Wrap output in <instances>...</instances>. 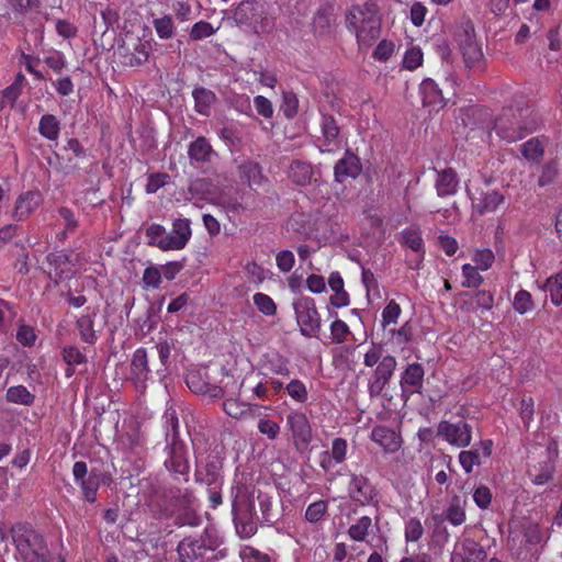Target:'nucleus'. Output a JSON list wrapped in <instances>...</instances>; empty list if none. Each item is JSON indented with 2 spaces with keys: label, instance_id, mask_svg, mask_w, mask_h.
<instances>
[{
  "label": "nucleus",
  "instance_id": "nucleus-18",
  "mask_svg": "<svg viewBox=\"0 0 562 562\" xmlns=\"http://www.w3.org/2000/svg\"><path fill=\"white\" fill-rule=\"evenodd\" d=\"M468 194L472 202V210L480 215L495 212L505 200L504 195L497 191L480 192L475 195L468 190Z\"/></svg>",
  "mask_w": 562,
  "mask_h": 562
},
{
  "label": "nucleus",
  "instance_id": "nucleus-10",
  "mask_svg": "<svg viewBox=\"0 0 562 562\" xmlns=\"http://www.w3.org/2000/svg\"><path fill=\"white\" fill-rule=\"evenodd\" d=\"M167 458L165 460L166 469L179 481H188L189 474V449L179 439L167 441Z\"/></svg>",
  "mask_w": 562,
  "mask_h": 562
},
{
  "label": "nucleus",
  "instance_id": "nucleus-26",
  "mask_svg": "<svg viewBox=\"0 0 562 562\" xmlns=\"http://www.w3.org/2000/svg\"><path fill=\"white\" fill-rule=\"evenodd\" d=\"M334 172L338 182H344L347 178L358 177L361 172L359 158L348 153L344 158L336 162Z\"/></svg>",
  "mask_w": 562,
  "mask_h": 562
},
{
  "label": "nucleus",
  "instance_id": "nucleus-14",
  "mask_svg": "<svg viewBox=\"0 0 562 562\" xmlns=\"http://www.w3.org/2000/svg\"><path fill=\"white\" fill-rule=\"evenodd\" d=\"M150 375V369L148 366V356L145 348H138L134 351L131 366L128 380L134 384L138 392H143L146 389V383Z\"/></svg>",
  "mask_w": 562,
  "mask_h": 562
},
{
  "label": "nucleus",
  "instance_id": "nucleus-47",
  "mask_svg": "<svg viewBox=\"0 0 562 562\" xmlns=\"http://www.w3.org/2000/svg\"><path fill=\"white\" fill-rule=\"evenodd\" d=\"M477 267L469 263L462 266V276L464 278L462 285L465 288H477L482 284L483 278L477 271Z\"/></svg>",
  "mask_w": 562,
  "mask_h": 562
},
{
  "label": "nucleus",
  "instance_id": "nucleus-11",
  "mask_svg": "<svg viewBox=\"0 0 562 562\" xmlns=\"http://www.w3.org/2000/svg\"><path fill=\"white\" fill-rule=\"evenodd\" d=\"M438 436L457 448H464L471 443L472 427L463 422L450 423L442 420L438 425Z\"/></svg>",
  "mask_w": 562,
  "mask_h": 562
},
{
  "label": "nucleus",
  "instance_id": "nucleus-59",
  "mask_svg": "<svg viewBox=\"0 0 562 562\" xmlns=\"http://www.w3.org/2000/svg\"><path fill=\"white\" fill-rule=\"evenodd\" d=\"M234 522L236 531L241 538H249L257 530L254 518H234Z\"/></svg>",
  "mask_w": 562,
  "mask_h": 562
},
{
  "label": "nucleus",
  "instance_id": "nucleus-28",
  "mask_svg": "<svg viewBox=\"0 0 562 562\" xmlns=\"http://www.w3.org/2000/svg\"><path fill=\"white\" fill-rule=\"evenodd\" d=\"M186 382L188 387L194 393L205 394L214 398L222 397L224 395V391L221 386L204 381L199 372L189 373Z\"/></svg>",
  "mask_w": 562,
  "mask_h": 562
},
{
  "label": "nucleus",
  "instance_id": "nucleus-23",
  "mask_svg": "<svg viewBox=\"0 0 562 562\" xmlns=\"http://www.w3.org/2000/svg\"><path fill=\"white\" fill-rule=\"evenodd\" d=\"M323 144L319 146L322 153H331L338 148L339 127L336 120L330 115H323L321 122Z\"/></svg>",
  "mask_w": 562,
  "mask_h": 562
},
{
  "label": "nucleus",
  "instance_id": "nucleus-6",
  "mask_svg": "<svg viewBox=\"0 0 562 562\" xmlns=\"http://www.w3.org/2000/svg\"><path fill=\"white\" fill-rule=\"evenodd\" d=\"M46 261L47 274L55 283L70 279L80 267L79 254L76 252L55 251L47 255Z\"/></svg>",
  "mask_w": 562,
  "mask_h": 562
},
{
  "label": "nucleus",
  "instance_id": "nucleus-57",
  "mask_svg": "<svg viewBox=\"0 0 562 562\" xmlns=\"http://www.w3.org/2000/svg\"><path fill=\"white\" fill-rule=\"evenodd\" d=\"M349 334V326L344 321L336 319L330 324V335L334 342H344Z\"/></svg>",
  "mask_w": 562,
  "mask_h": 562
},
{
  "label": "nucleus",
  "instance_id": "nucleus-25",
  "mask_svg": "<svg viewBox=\"0 0 562 562\" xmlns=\"http://www.w3.org/2000/svg\"><path fill=\"white\" fill-rule=\"evenodd\" d=\"M238 173L239 178L251 189L259 188L267 181L260 165L251 160H245L239 164Z\"/></svg>",
  "mask_w": 562,
  "mask_h": 562
},
{
  "label": "nucleus",
  "instance_id": "nucleus-64",
  "mask_svg": "<svg viewBox=\"0 0 562 562\" xmlns=\"http://www.w3.org/2000/svg\"><path fill=\"white\" fill-rule=\"evenodd\" d=\"M276 262L281 272H289L294 266L295 258L291 250H281L276 256Z\"/></svg>",
  "mask_w": 562,
  "mask_h": 562
},
{
  "label": "nucleus",
  "instance_id": "nucleus-19",
  "mask_svg": "<svg viewBox=\"0 0 562 562\" xmlns=\"http://www.w3.org/2000/svg\"><path fill=\"white\" fill-rule=\"evenodd\" d=\"M370 438L386 453L396 452L403 442L401 436L395 430L381 425L372 429Z\"/></svg>",
  "mask_w": 562,
  "mask_h": 562
},
{
  "label": "nucleus",
  "instance_id": "nucleus-46",
  "mask_svg": "<svg viewBox=\"0 0 562 562\" xmlns=\"http://www.w3.org/2000/svg\"><path fill=\"white\" fill-rule=\"evenodd\" d=\"M513 305L519 314H526L535 306L531 294L526 290H520L515 294Z\"/></svg>",
  "mask_w": 562,
  "mask_h": 562
},
{
  "label": "nucleus",
  "instance_id": "nucleus-17",
  "mask_svg": "<svg viewBox=\"0 0 562 562\" xmlns=\"http://www.w3.org/2000/svg\"><path fill=\"white\" fill-rule=\"evenodd\" d=\"M192 236L191 222L189 218L180 217L172 222V228L167 233V251L182 250Z\"/></svg>",
  "mask_w": 562,
  "mask_h": 562
},
{
  "label": "nucleus",
  "instance_id": "nucleus-44",
  "mask_svg": "<svg viewBox=\"0 0 562 562\" xmlns=\"http://www.w3.org/2000/svg\"><path fill=\"white\" fill-rule=\"evenodd\" d=\"M424 535V526L422 521L412 517L405 521L404 536L406 542H417Z\"/></svg>",
  "mask_w": 562,
  "mask_h": 562
},
{
  "label": "nucleus",
  "instance_id": "nucleus-43",
  "mask_svg": "<svg viewBox=\"0 0 562 562\" xmlns=\"http://www.w3.org/2000/svg\"><path fill=\"white\" fill-rule=\"evenodd\" d=\"M371 525V518L368 516H363L356 524H352L349 527L348 535L355 541H363L368 536Z\"/></svg>",
  "mask_w": 562,
  "mask_h": 562
},
{
  "label": "nucleus",
  "instance_id": "nucleus-22",
  "mask_svg": "<svg viewBox=\"0 0 562 562\" xmlns=\"http://www.w3.org/2000/svg\"><path fill=\"white\" fill-rule=\"evenodd\" d=\"M97 314L95 308L87 307L85 313L76 319V328L79 331L80 339L88 345H94L98 340L94 330Z\"/></svg>",
  "mask_w": 562,
  "mask_h": 562
},
{
  "label": "nucleus",
  "instance_id": "nucleus-61",
  "mask_svg": "<svg viewBox=\"0 0 562 562\" xmlns=\"http://www.w3.org/2000/svg\"><path fill=\"white\" fill-rule=\"evenodd\" d=\"M327 510V503L325 501H317L312 503L305 513V517L311 522H316L322 519Z\"/></svg>",
  "mask_w": 562,
  "mask_h": 562
},
{
  "label": "nucleus",
  "instance_id": "nucleus-60",
  "mask_svg": "<svg viewBox=\"0 0 562 562\" xmlns=\"http://www.w3.org/2000/svg\"><path fill=\"white\" fill-rule=\"evenodd\" d=\"M362 283L366 286L367 294L369 297L371 295H373L376 299L381 296L378 280L375 279L372 271L368 269H362Z\"/></svg>",
  "mask_w": 562,
  "mask_h": 562
},
{
  "label": "nucleus",
  "instance_id": "nucleus-27",
  "mask_svg": "<svg viewBox=\"0 0 562 562\" xmlns=\"http://www.w3.org/2000/svg\"><path fill=\"white\" fill-rule=\"evenodd\" d=\"M419 91L425 106L439 109L445 105L442 91L432 79H424L419 86Z\"/></svg>",
  "mask_w": 562,
  "mask_h": 562
},
{
  "label": "nucleus",
  "instance_id": "nucleus-40",
  "mask_svg": "<svg viewBox=\"0 0 562 562\" xmlns=\"http://www.w3.org/2000/svg\"><path fill=\"white\" fill-rule=\"evenodd\" d=\"M162 419L166 431V440L172 441V439H179V420L176 411L172 407H168L162 416Z\"/></svg>",
  "mask_w": 562,
  "mask_h": 562
},
{
  "label": "nucleus",
  "instance_id": "nucleus-48",
  "mask_svg": "<svg viewBox=\"0 0 562 562\" xmlns=\"http://www.w3.org/2000/svg\"><path fill=\"white\" fill-rule=\"evenodd\" d=\"M254 304L259 312L267 316H272L277 312V305L273 300L265 293H256L254 295Z\"/></svg>",
  "mask_w": 562,
  "mask_h": 562
},
{
  "label": "nucleus",
  "instance_id": "nucleus-55",
  "mask_svg": "<svg viewBox=\"0 0 562 562\" xmlns=\"http://www.w3.org/2000/svg\"><path fill=\"white\" fill-rule=\"evenodd\" d=\"M459 462L467 473H470L474 465L480 464V452L477 450H463L459 454Z\"/></svg>",
  "mask_w": 562,
  "mask_h": 562
},
{
  "label": "nucleus",
  "instance_id": "nucleus-45",
  "mask_svg": "<svg viewBox=\"0 0 562 562\" xmlns=\"http://www.w3.org/2000/svg\"><path fill=\"white\" fill-rule=\"evenodd\" d=\"M402 313V308L398 303H396L394 300H391L386 306L383 308L382 312V321L381 325L383 328H386L387 326L392 324H396Z\"/></svg>",
  "mask_w": 562,
  "mask_h": 562
},
{
  "label": "nucleus",
  "instance_id": "nucleus-30",
  "mask_svg": "<svg viewBox=\"0 0 562 562\" xmlns=\"http://www.w3.org/2000/svg\"><path fill=\"white\" fill-rule=\"evenodd\" d=\"M347 441L342 438H336L331 443V451L324 452L321 457V465L325 470H329L331 468V462L341 463L346 459L347 454Z\"/></svg>",
  "mask_w": 562,
  "mask_h": 562
},
{
  "label": "nucleus",
  "instance_id": "nucleus-12",
  "mask_svg": "<svg viewBox=\"0 0 562 562\" xmlns=\"http://www.w3.org/2000/svg\"><path fill=\"white\" fill-rule=\"evenodd\" d=\"M286 426L291 430L294 445L297 449L307 448L312 441V427L302 412H291L286 416Z\"/></svg>",
  "mask_w": 562,
  "mask_h": 562
},
{
  "label": "nucleus",
  "instance_id": "nucleus-5",
  "mask_svg": "<svg viewBox=\"0 0 562 562\" xmlns=\"http://www.w3.org/2000/svg\"><path fill=\"white\" fill-rule=\"evenodd\" d=\"M522 111H515L513 109H506L495 121V131L497 135L513 143L519 140L528 134L531 128H528L522 121Z\"/></svg>",
  "mask_w": 562,
  "mask_h": 562
},
{
  "label": "nucleus",
  "instance_id": "nucleus-33",
  "mask_svg": "<svg viewBox=\"0 0 562 562\" xmlns=\"http://www.w3.org/2000/svg\"><path fill=\"white\" fill-rule=\"evenodd\" d=\"M195 110L200 114L206 115L213 102L215 101V94L205 88H195L192 92Z\"/></svg>",
  "mask_w": 562,
  "mask_h": 562
},
{
  "label": "nucleus",
  "instance_id": "nucleus-42",
  "mask_svg": "<svg viewBox=\"0 0 562 562\" xmlns=\"http://www.w3.org/2000/svg\"><path fill=\"white\" fill-rule=\"evenodd\" d=\"M255 16V2L247 0L241 2L234 12V20L236 23L241 25H248L251 23Z\"/></svg>",
  "mask_w": 562,
  "mask_h": 562
},
{
  "label": "nucleus",
  "instance_id": "nucleus-7",
  "mask_svg": "<svg viewBox=\"0 0 562 562\" xmlns=\"http://www.w3.org/2000/svg\"><path fill=\"white\" fill-rule=\"evenodd\" d=\"M559 454V447L555 440H550L547 447L539 453L540 459L529 464L528 475L536 485H543L552 479L554 461Z\"/></svg>",
  "mask_w": 562,
  "mask_h": 562
},
{
  "label": "nucleus",
  "instance_id": "nucleus-58",
  "mask_svg": "<svg viewBox=\"0 0 562 562\" xmlns=\"http://www.w3.org/2000/svg\"><path fill=\"white\" fill-rule=\"evenodd\" d=\"M218 136L228 146H237L241 142L239 132L237 127L233 124L223 126L218 132Z\"/></svg>",
  "mask_w": 562,
  "mask_h": 562
},
{
  "label": "nucleus",
  "instance_id": "nucleus-53",
  "mask_svg": "<svg viewBox=\"0 0 562 562\" xmlns=\"http://www.w3.org/2000/svg\"><path fill=\"white\" fill-rule=\"evenodd\" d=\"M239 555L243 562H271L268 554L262 553L250 546L241 547Z\"/></svg>",
  "mask_w": 562,
  "mask_h": 562
},
{
  "label": "nucleus",
  "instance_id": "nucleus-16",
  "mask_svg": "<svg viewBox=\"0 0 562 562\" xmlns=\"http://www.w3.org/2000/svg\"><path fill=\"white\" fill-rule=\"evenodd\" d=\"M425 371L420 363L414 362L408 364L401 373L400 385L402 396L407 397L414 393H420L423 387Z\"/></svg>",
  "mask_w": 562,
  "mask_h": 562
},
{
  "label": "nucleus",
  "instance_id": "nucleus-21",
  "mask_svg": "<svg viewBox=\"0 0 562 562\" xmlns=\"http://www.w3.org/2000/svg\"><path fill=\"white\" fill-rule=\"evenodd\" d=\"M435 189L439 198L452 196L458 192L460 180L454 169L436 170Z\"/></svg>",
  "mask_w": 562,
  "mask_h": 562
},
{
  "label": "nucleus",
  "instance_id": "nucleus-32",
  "mask_svg": "<svg viewBox=\"0 0 562 562\" xmlns=\"http://www.w3.org/2000/svg\"><path fill=\"white\" fill-rule=\"evenodd\" d=\"M40 134L48 140H56L59 136L60 124L55 115L45 114L38 124Z\"/></svg>",
  "mask_w": 562,
  "mask_h": 562
},
{
  "label": "nucleus",
  "instance_id": "nucleus-39",
  "mask_svg": "<svg viewBox=\"0 0 562 562\" xmlns=\"http://www.w3.org/2000/svg\"><path fill=\"white\" fill-rule=\"evenodd\" d=\"M213 191V184L207 179H196L192 181L189 186V192L192 196H199L200 199L207 200L212 203L216 201V199L210 198Z\"/></svg>",
  "mask_w": 562,
  "mask_h": 562
},
{
  "label": "nucleus",
  "instance_id": "nucleus-29",
  "mask_svg": "<svg viewBox=\"0 0 562 562\" xmlns=\"http://www.w3.org/2000/svg\"><path fill=\"white\" fill-rule=\"evenodd\" d=\"M232 507L234 518H254L256 514L254 494H235Z\"/></svg>",
  "mask_w": 562,
  "mask_h": 562
},
{
  "label": "nucleus",
  "instance_id": "nucleus-51",
  "mask_svg": "<svg viewBox=\"0 0 562 562\" xmlns=\"http://www.w3.org/2000/svg\"><path fill=\"white\" fill-rule=\"evenodd\" d=\"M223 409L228 416L238 419L246 414L247 405L239 400L227 398L223 402Z\"/></svg>",
  "mask_w": 562,
  "mask_h": 562
},
{
  "label": "nucleus",
  "instance_id": "nucleus-20",
  "mask_svg": "<svg viewBox=\"0 0 562 562\" xmlns=\"http://www.w3.org/2000/svg\"><path fill=\"white\" fill-rule=\"evenodd\" d=\"M400 243L416 252V258L409 261V267L412 269H418L425 255L422 233L418 229L405 228L400 234Z\"/></svg>",
  "mask_w": 562,
  "mask_h": 562
},
{
  "label": "nucleus",
  "instance_id": "nucleus-24",
  "mask_svg": "<svg viewBox=\"0 0 562 562\" xmlns=\"http://www.w3.org/2000/svg\"><path fill=\"white\" fill-rule=\"evenodd\" d=\"M288 177L295 186L306 187L312 183L314 168L310 162L296 159L290 164Z\"/></svg>",
  "mask_w": 562,
  "mask_h": 562
},
{
  "label": "nucleus",
  "instance_id": "nucleus-15",
  "mask_svg": "<svg viewBox=\"0 0 562 562\" xmlns=\"http://www.w3.org/2000/svg\"><path fill=\"white\" fill-rule=\"evenodd\" d=\"M43 203V195L37 190L21 193L14 203L12 217L18 222L27 220Z\"/></svg>",
  "mask_w": 562,
  "mask_h": 562
},
{
  "label": "nucleus",
  "instance_id": "nucleus-63",
  "mask_svg": "<svg viewBox=\"0 0 562 562\" xmlns=\"http://www.w3.org/2000/svg\"><path fill=\"white\" fill-rule=\"evenodd\" d=\"M473 260L479 269L487 270L492 267L495 257L491 249H480L475 252Z\"/></svg>",
  "mask_w": 562,
  "mask_h": 562
},
{
  "label": "nucleus",
  "instance_id": "nucleus-52",
  "mask_svg": "<svg viewBox=\"0 0 562 562\" xmlns=\"http://www.w3.org/2000/svg\"><path fill=\"white\" fill-rule=\"evenodd\" d=\"M63 359L69 366H78L87 361L86 356L77 346H66L63 351Z\"/></svg>",
  "mask_w": 562,
  "mask_h": 562
},
{
  "label": "nucleus",
  "instance_id": "nucleus-38",
  "mask_svg": "<svg viewBox=\"0 0 562 562\" xmlns=\"http://www.w3.org/2000/svg\"><path fill=\"white\" fill-rule=\"evenodd\" d=\"M288 395L296 403L304 404L308 400V391L305 383L299 379H292L286 385Z\"/></svg>",
  "mask_w": 562,
  "mask_h": 562
},
{
  "label": "nucleus",
  "instance_id": "nucleus-41",
  "mask_svg": "<svg viewBox=\"0 0 562 562\" xmlns=\"http://www.w3.org/2000/svg\"><path fill=\"white\" fill-rule=\"evenodd\" d=\"M153 26L160 40H168L175 35L176 27L170 15L155 19Z\"/></svg>",
  "mask_w": 562,
  "mask_h": 562
},
{
  "label": "nucleus",
  "instance_id": "nucleus-36",
  "mask_svg": "<svg viewBox=\"0 0 562 562\" xmlns=\"http://www.w3.org/2000/svg\"><path fill=\"white\" fill-rule=\"evenodd\" d=\"M465 501L459 496H454L447 509L446 518L453 526H459L465 521L464 512Z\"/></svg>",
  "mask_w": 562,
  "mask_h": 562
},
{
  "label": "nucleus",
  "instance_id": "nucleus-9",
  "mask_svg": "<svg viewBox=\"0 0 562 562\" xmlns=\"http://www.w3.org/2000/svg\"><path fill=\"white\" fill-rule=\"evenodd\" d=\"M456 36L467 66L481 69L483 66V53L476 42L473 25L470 22L462 24Z\"/></svg>",
  "mask_w": 562,
  "mask_h": 562
},
{
  "label": "nucleus",
  "instance_id": "nucleus-49",
  "mask_svg": "<svg viewBox=\"0 0 562 562\" xmlns=\"http://www.w3.org/2000/svg\"><path fill=\"white\" fill-rule=\"evenodd\" d=\"M216 32V29L210 22L199 21L193 24L190 31V38L192 41H200L212 36Z\"/></svg>",
  "mask_w": 562,
  "mask_h": 562
},
{
  "label": "nucleus",
  "instance_id": "nucleus-4",
  "mask_svg": "<svg viewBox=\"0 0 562 562\" xmlns=\"http://www.w3.org/2000/svg\"><path fill=\"white\" fill-rule=\"evenodd\" d=\"M296 323L304 337H317L322 328L321 316L315 301L308 296H302L293 302Z\"/></svg>",
  "mask_w": 562,
  "mask_h": 562
},
{
  "label": "nucleus",
  "instance_id": "nucleus-54",
  "mask_svg": "<svg viewBox=\"0 0 562 562\" xmlns=\"http://www.w3.org/2000/svg\"><path fill=\"white\" fill-rule=\"evenodd\" d=\"M521 153L526 159L537 160L543 155V147L538 139L531 138L522 145Z\"/></svg>",
  "mask_w": 562,
  "mask_h": 562
},
{
  "label": "nucleus",
  "instance_id": "nucleus-56",
  "mask_svg": "<svg viewBox=\"0 0 562 562\" xmlns=\"http://www.w3.org/2000/svg\"><path fill=\"white\" fill-rule=\"evenodd\" d=\"M257 428L261 435L267 436L270 440L277 439L280 434V426L269 418H260Z\"/></svg>",
  "mask_w": 562,
  "mask_h": 562
},
{
  "label": "nucleus",
  "instance_id": "nucleus-35",
  "mask_svg": "<svg viewBox=\"0 0 562 562\" xmlns=\"http://www.w3.org/2000/svg\"><path fill=\"white\" fill-rule=\"evenodd\" d=\"M7 400L10 403L30 406L34 403L35 396L24 385H15L8 389Z\"/></svg>",
  "mask_w": 562,
  "mask_h": 562
},
{
  "label": "nucleus",
  "instance_id": "nucleus-8",
  "mask_svg": "<svg viewBox=\"0 0 562 562\" xmlns=\"http://www.w3.org/2000/svg\"><path fill=\"white\" fill-rule=\"evenodd\" d=\"M222 468L223 457L218 451H212L205 459L198 464L195 480L199 484L206 486L211 492H216L222 487Z\"/></svg>",
  "mask_w": 562,
  "mask_h": 562
},
{
  "label": "nucleus",
  "instance_id": "nucleus-13",
  "mask_svg": "<svg viewBox=\"0 0 562 562\" xmlns=\"http://www.w3.org/2000/svg\"><path fill=\"white\" fill-rule=\"evenodd\" d=\"M121 449L124 458L128 462H136V468L143 467V457L145 454V437L138 429H132L121 438Z\"/></svg>",
  "mask_w": 562,
  "mask_h": 562
},
{
  "label": "nucleus",
  "instance_id": "nucleus-31",
  "mask_svg": "<svg viewBox=\"0 0 562 562\" xmlns=\"http://www.w3.org/2000/svg\"><path fill=\"white\" fill-rule=\"evenodd\" d=\"M214 154L210 142L203 136L198 137L188 148L190 159L195 162H209Z\"/></svg>",
  "mask_w": 562,
  "mask_h": 562
},
{
  "label": "nucleus",
  "instance_id": "nucleus-50",
  "mask_svg": "<svg viewBox=\"0 0 562 562\" xmlns=\"http://www.w3.org/2000/svg\"><path fill=\"white\" fill-rule=\"evenodd\" d=\"M423 52L419 47H412L404 54L403 66L407 70H415L423 64Z\"/></svg>",
  "mask_w": 562,
  "mask_h": 562
},
{
  "label": "nucleus",
  "instance_id": "nucleus-1",
  "mask_svg": "<svg viewBox=\"0 0 562 562\" xmlns=\"http://www.w3.org/2000/svg\"><path fill=\"white\" fill-rule=\"evenodd\" d=\"M346 27L356 35L359 49L370 48L381 32L378 4L367 1L351 5L346 13Z\"/></svg>",
  "mask_w": 562,
  "mask_h": 562
},
{
  "label": "nucleus",
  "instance_id": "nucleus-37",
  "mask_svg": "<svg viewBox=\"0 0 562 562\" xmlns=\"http://www.w3.org/2000/svg\"><path fill=\"white\" fill-rule=\"evenodd\" d=\"M543 289L550 293L551 303L554 306L562 304V272L548 278Z\"/></svg>",
  "mask_w": 562,
  "mask_h": 562
},
{
  "label": "nucleus",
  "instance_id": "nucleus-3",
  "mask_svg": "<svg viewBox=\"0 0 562 562\" xmlns=\"http://www.w3.org/2000/svg\"><path fill=\"white\" fill-rule=\"evenodd\" d=\"M220 538L213 529H205L200 538H184L178 544L180 562H201L206 551L215 550Z\"/></svg>",
  "mask_w": 562,
  "mask_h": 562
},
{
  "label": "nucleus",
  "instance_id": "nucleus-2",
  "mask_svg": "<svg viewBox=\"0 0 562 562\" xmlns=\"http://www.w3.org/2000/svg\"><path fill=\"white\" fill-rule=\"evenodd\" d=\"M363 364L368 368L375 367L368 382V391L370 396H379L396 370V358L391 355H384L382 344L371 342L363 353Z\"/></svg>",
  "mask_w": 562,
  "mask_h": 562
},
{
  "label": "nucleus",
  "instance_id": "nucleus-34",
  "mask_svg": "<svg viewBox=\"0 0 562 562\" xmlns=\"http://www.w3.org/2000/svg\"><path fill=\"white\" fill-rule=\"evenodd\" d=\"M146 237L148 238V245L155 246L162 251H167V231L160 224H151L146 229Z\"/></svg>",
  "mask_w": 562,
  "mask_h": 562
},
{
  "label": "nucleus",
  "instance_id": "nucleus-62",
  "mask_svg": "<svg viewBox=\"0 0 562 562\" xmlns=\"http://www.w3.org/2000/svg\"><path fill=\"white\" fill-rule=\"evenodd\" d=\"M395 45L391 41H381L373 52V58L380 61H386L394 53Z\"/></svg>",
  "mask_w": 562,
  "mask_h": 562
}]
</instances>
